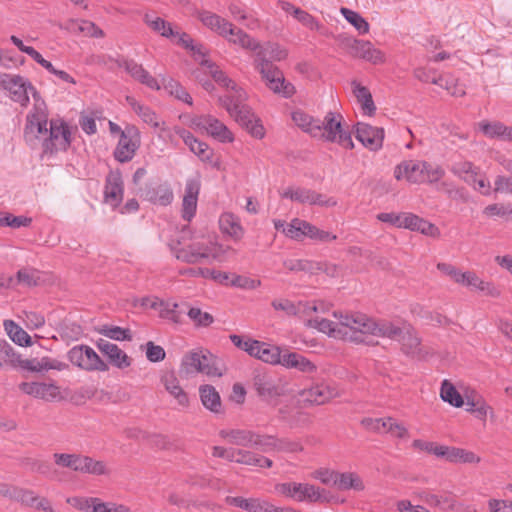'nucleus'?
Segmentation results:
<instances>
[{"instance_id":"16","label":"nucleus","mask_w":512,"mask_h":512,"mask_svg":"<svg viewBox=\"0 0 512 512\" xmlns=\"http://www.w3.org/2000/svg\"><path fill=\"white\" fill-rule=\"evenodd\" d=\"M234 120L245 128L253 137L261 139L265 135L264 127L260 123L249 106H244L241 109L234 110L229 113Z\"/></svg>"},{"instance_id":"40","label":"nucleus","mask_w":512,"mask_h":512,"mask_svg":"<svg viewBox=\"0 0 512 512\" xmlns=\"http://www.w3.org/2000/svg\"><path fill=\"white\" fill-rule=\"evenodd\" d=\"M200 399L205 408L213 413H220L222 403L219 393L212 385H201L199 388Z\"/></svg>"},{"instance_id":"3","label":"nucleus","mask_w":512,"mask_h":512,"mask_svg":"<svg viewBox=\"0 0 512 512\" xmlns=\"http://www.w3.org/2000/svg\"><path fill=\"white\" fill-rule=\"evenodd\" d=\"M343 117L341 114L328 112L323 120H320L321 132L318 137L333 143H337L346 149H353L354 143L351 132L342 126Z\"/></svg>"},{"instance_id":"55","label":"nucleus","mask_w":512,"mask_h":512,"mask_svg":"<svg viewBox=\"0 0 512 512\" xmlns=\"http://www.w3.org/2000/svg\"><path fill=\"white\" fill-rule=\"evenodd\" d=\"M201 65L207 67L209 74L214 79V81L219 85L231 89V86L233 84H236L225 74V72L220 70L213 62L207 59H203L201 61Z\"/></svg>"},{"instance_id":"22","label":"nucleus","mask_w":512,"mask_h":512,"mask_svg":"<svg viewBox=\"0 0 512 512\" xmlns=\"http://www.w3.org/2000/svg\"><path fill=\"white\" fill-rule=\"evenodd\" d=\"M119 67H123L125 71L136 81L153 90H159L160 85L141 64L133 59H124L118 63Z\"/></svg>"},{"instance_id":"10","label":"nucleus","mask_w":512,"mask_h":512,"mask_svg":"<svg viewBox=\"0 0 512 512\" xmlns=\"http://www.w3.org/2000/svg\"><path fill=\"white\" fill-rule=\"evenodd\" d=\"M282 198H288L301 204L332 207L337 204L334 198H325L324 195L314 190L302 187H289L281 193Z\"/></svg>"},{"instance_id":"53","label":"nucleus","mask_w":512,"mask_h":512,"mask_svg":"<svg viewBox=\"0 0 512 512\" xmlns=\"http://www.w3.org/2000/svg\"><path fill=\"white\" fill-rule=\"evenodd\" d=\"M334 316L339 319L338 322H333L331 320L324 319V318H321V319L316 318L314 320L315 326L319 331H321L323 333H327L329 336L341 338L342 330L340 329V327H341L340 313L338 314L337 312H334Z\"/></svg>"},{"instance_id":"19","label":"nucleus","mask_w":512,"mask_h":512,"mask_svg":"<svg viewBox=\"0 0 512 512\" xmlns=\"http://www.w3.org/2000/svg\"><path fill=\"white\" fill-rule=\"evenodd\" d=\"M356 139L371 151H377L382 147L384 130L369 124L357 123Z\"/></svg>"},{"instance_id":"15","label":"nucleus","mask_w":512,"mask_h":512,"mask_svg":"<svg viewBox=\"0 0 512 512\" xmlns=\"http://www.w3.org/2000/svg\"><path fill=\"white\" fill-rule=\"evenodd\" d=\"M234 120L245 128L253 137L261 139L265 135L264 127L260 123L249 106H244L241 109L234 110L229 113Z\"/></svg>"},{"instance_id":"46","label":"nucleus","mask_w":512,"mask_h":512,"mask_svg":"<svg viewBox=\"0 0 512 512\" xmlns=\"http://www.w3.org/2000/svg\"><path fill=\"white\" fill-rule=\"evenodd\" d=\"M144 21L154 32L159 33L163 37L170 38L178 34V32L175 33L173 31L169 22L152 13H146Z\"/></svg>"},{"instance_id":"7","label":"nucleus","mask_w":512,"mask_h":512,"mask_svg":"<svg viewBox=\"0 0 512 512\" xmlns=\"http://www.w3.org/2000/svg\"><path fill=\"white\" fill-rule=\"evenodd\" d=\"M278 491L287 496L294 498L299 502L309 501V502H326L328 498L326 496V491L324 489H320L312 484L308 483H282L277 487Z\"/></svg>"},{"instance_id":"57","label":"nucleus","mask_w":512,"mask_h":512,"mask_svg":"<svg viewBox=\"0 0 512 512\" xmlns=\"http://www.w3.org/2000/svg\"><path fill=\"white\" fill-rule=\"evenodd\" d=\"M341 13L360 34H366L369 32L368 22L359 13L348 8H341Z\"/></svg>"},{"instance_id":"50","label":"nucleus","mask_w":512,"mask_h":512,"mask_svg":"<svg viewBox=\"0 0 512 512\" xmlns=\"http://www.w3.org/2000/svg\"><path fill=\"white\" fill-rule=\"evenodd\" d=\"M266 86L274 93L285 98L292 97L296 92L294 85L285 80L283 72H281V77L271 79Z\"/></svg>"},{"instance_id":"1","label":"nucleus","mask_w":512,"mask_h":512,"mask_svg":"<svg viewBox=\"0 0 512 512\" xmlns=\"http://www.w3.org/2000/svg\"><path fill=\"white\" fill-rule=\"evenodd\" d=\"M342 330L341 338L357 344L375 345L373 330H375V321L364 314H345L340 313Z\"/></svg>"},{"instance_id":"17","label":"nucleus","mask_w":512,"mask_h":512,"mask_svg":"<svg viewBox=\"0 0 512 512\" xmlns=\"http://www.w3.org/2000/svg\"><path fill=\"white\" fill-rule=\"evenodd\" d=\"M175 134H177L184 143L189 147L190 151L194 153L201 161L211 163L213 159V150L208 146L207 143L197 139L190 131L175 126L173 128Z\"/></svg>"},{"instance_id":"31","label":"nucleus","mask_w":512,"mask_h":512,"mask_svg":"<svg viewBox=\"0 0 512 512\" xmlns=\"http://www.w3.org/2000/svg\"><path fill=\"white\" fill-rule=\"evenodd\" d=\"M450 172L466 184L476 181L480 175L481 168L473 162L465 159L453 162L449 167Z\"/></svg>"},{"instance_id":"24","label":"nucleus","mask_w":512,"mask_h":512,"mask_svg":"<svg viewBox=\"0 0 512 512\" xmlns=\"http://www.w3.org/2000/svg\"><path fill=\"white\" fill-rule=\"evenodd\" d=\"M219 436L229 444L246 448H253L257 439V433L248 429H222Z\"/></svg>"},{"instance_id":"62","label":"nucleus","mask_w":512,"mask_h":512,"mask_svg":"<svg viewBox=\"0 0 512 512\" xmlns=\"http://www.w3.org/2000/svg\"><path fill=\"white\" fill-rule=\"evenodd\" d=\"M187 315L196 327H208L214 322V317L210 313L203 312L197 307H191Z\"/></svg>"},{"instance_id":"4","label":"nucleus","mask_w":512,"mask_h":512,"mask_svg":"<svg viewBox=\"0 0 512 512\" xmlns=\"http://www.w3.org/2000/svg\"><path fill=\"white\" fill-rule=\"evenodd\" d=\"M48 114L45 107L35 105L26 116L24 127V140L31 147L35 148L48 134Z\"/></svg>"},{"instance_id":"11","label":"nucleus","mask_w":512,"mask_h":512,"mask_svg":"<svg viewBox=\"0 0 512 512\" xmlns=\"http://www.w3.org/2000/svg\"><path fill=\"white\" fill-rule=\"evenodd\" d=\"M193 127L205 130L210 136L220 142H232L234 140L232 132L225 124L211 115H202L194 117L191 120Z\"/></svg>"},{"instance_id":"49","label":"nucleus","mask_w":512,"mask_h":512,"mask_svg":"<svg viewBox=\"0 0 512 512\" xmlns=\"http://www.w3.org/2000/svg\"><path fill=\"white\" fill-rule=\"evenodd\" d=\"M421 501L432 507H440L441 509L453 508L454 502L449 497H443L433 494L427 490H422L416 493Z\"/></svg>"},{"instance_id":"45","label":"nucleus","mask_w":512,"mask_h":512,"mask_svg":"<svg viewBox=\"0 0 512 512\" xmlns=\"http://www.w3.org/2000/svg\"><path fill=\"white\" fill-rule=\"evenodd\" d=\"M181 275H186L190 277H203V278H211L218 283L225 284L229 280V275L226 272L211 270L208 268H186L180 270Z\"/></svg>"},{"instance_id":"36","label":"nucleus","mask_w":512,"mask_h":512,"mask_svg":"<svg viewBox=\"0 0 512 512\" xmlns=\"http://www.w3.org/2000/svg\"><path fill=\"white\" fill-rule=\"evenodd\" d=\"M401 349L404 354L411 357H418L421 354V339L411 327L406 328L400 339Z\"/></svg>"},{"instance_id":"12","label":"nucleus","mask_w":512,"mask_h":512,"mask_svg":"<svg viewBox=\"0 0 512 512\" xmlns=\"http://www.w3.org/2000/svg\"><path fill=\"white\" fill-rule=\"evenodd\" d=\"M136 194L146 201L162 206L169 205L173 200L170 186L156 181H150L144 187H139Z\"/></svg>"},{"instance_id":"14","label":"nucleus","mask_w":512,"mask_h":512,"mask_svg":"<svg viewBox=\"0 0 512 512\" xmlns=\"http://www.w3.org/2000/svg\"><path fill=\"white\" fill-rule=\"evenodd\" d=\"M139 133L134 127L127 128V132H122L118 144L114 150V157L120 163L130 161L139 148Z\"/></svg>"},{"instance_id":"21","label":"nucleus","mask_w":512,"mask_h":512,"mask_svg":"<svg viewBox=\"0 0 512 512\" xmlns=\"http://www.w3.org/2000/svg\"><path fill=\"white\" fill-rule=\"evenodd\" d=\"M425 161H404L396 166L394 176L397 180L406 179L411 183H424Z\"/></svg>"},{"instance_id":"61","label":"nucleus","mask_w":512,"mask_h":512,"mask_svg":"<svg viewBox=\"0 0 512 512\" xmlns=\"http://www.w3.org/2000/svg\"><path fill=\"white\" fill-rule=\"evenodd\" d=\"M228 252H234V250L229 246H223L218 243L204 244V253L206 254L204 259L211 258L212 260L223 261Z\"/></svg>"},{"instance_id":"54","label":"nucleus","mask_w":512,"mask_h":512,"mask_svg":"<svg viewBox=\"0 0 512 512\" xmlns=\"http://www.w3.org/2000/svg\"><path fill=\"white\" fill-rule=\"evenodd\" d=\"M255 69L261 74V77L267 85L271 79L281 77V70L269 60L259 58V62H254Z\"/></svg>"},{"instance_id":"63","label":"nucleus","mask_w":512,"mask_h":512,"mask_svg":"<svg viewBox=\"0 0 512 512\" xmlns=\"http://www.w3.org/2000/svg\"><path fill=\"white\" fill-rule=\"evenodd\" d=\"M285 266L290 271H304L310 274L319 273V268L317 267L316 262L307 259L290 260L285 262Z\"/></svg>"},{"instance_id":"39","label":"nucleus","mask_w":512,"mask_h":512,"mask_svg":"<svg viewBox=\"0 0 512 512\" xmlns=\"http://www.w3.org/2000/svg\"><path fill=\"white\" fill-rule=\"evenodd\" d=\"M229 42L239 45L243 49L255 51L260 48V43L256 41L254 38L250 37L243 30L234 28L233 25L229 26L227 29V37H225Z\"/></svg>"},{"instance_id":"60","label":"nucleus","mask_w":512,"mask_h":512,"mask_svg":"<svg viewBox=\"0 0 512 512\" xmlns=\"http://www.w3.org/2000/svg\"><path fill=\"white\" fill-rule=\"evenodd\" d=\"M100 334L104 335L107 338L116 341H123L132 339L130 329H125L119 326H108L105 325L99 330Z\"/></svg>"},{"instance_id":"34","label":"nucleus","mask_w":512,"mask_h":512,"mask_svg":"<svg viewBox=\"0 0 512 512\" xmlns=\"http://www.w3.org/2000/svg\"><path fill=\"white\" fill-rule=\"evenodd\" d=\"M245 100V91L236 84L231 86V91L228 94L218 99L220 105L225 108L228 113L246 106Z\"/></svg>"},{"instance_id":"29","label":"nucleus","mask_w":512,"mask_h":512,"mask_svg":"<svg viewBox=\"0 0 512 512\" xmlns=\"http://www.w3.org/2000/svg\"><path fill=\"white\" fill-rule=\"evenodd\" d=\"M126 102L142 119L143 122L152 126L153 128H160L161 131L167 130L165 122L160 121L157 114L150 107L139 103L133 96H126Z\"/></svg>"},{"instance_id":"35","label":"nucleus","mask_w":512,"mask_h":512,"mask_svg":"<svg viewBox=\"0 0 512 512\" xmlns=\"http://www.w3.org/2000/svg\"><path fill=\"white\" fill-rule=\"evenodd\" d=\"M175 256L178 260L185 263L196 264L200 263L204 256V244L203 243H192L185 247L175 248Z\"/></svg>"},{"instance_id":"48","label":"nucleus","mask_w":512,"mask_h":512,"mask_svg":"<svg viewBox=\"0 0 512 512\" xmlns=\"http://www.w3.org/2000/svg\"><path fill=\"white\" fill-rule=\"evenodd\" d=\"M440 397L444 402H447L457 408L462 407L464 404V400L461 394L447 379L443 380L441 384Z\"/></svg>"},{"instance_id":"20","label":"nucleus","mask_w":512,"mask_h":512,"mask_svg":"<svg viewBox=\"0 0 512 512\" xmlns=\"http://www.w3.org/2000/svg\"><path fill=\"white\" fill-rule=\"evenodd\" d=\"M200 186L198 178H189L186 181L182 201V217L186 221H190L195 216Z\"/></svg>"},{"instance_id":"51","label":"nucleus","mask_w":512,"mask_h":512,"mask_svg":"<svg viewBox=\"0 0 512 512\" xmlns=\"http://www.w3.org/2000/svg\"><path fill=\"white\" fill-rule=\"evenodd\" d=\"M403 331V329L388 321H382L380 323L375 322V330H373V336L387 337L392 340L399 341Z\"/></svg>"},{"instance_id":"25","label":"nucleus","mask_w":512,"mask_h":512,"mask_svg":"<svg viewBox=\"0 0 512 512\" xmlns=\"http://www.w3.org/2000/svg\"><path fill=\"white\" fill-rule=\"evenodd\" d=\"M123 180L119 170L111 171L106 177L105 200L112 206H117L123 198Z\"/></svg>"},{"instance_id":"5","label":"nucleus","mask_w":512,"mask_h":512,"mask_svg":"<svg viewBox=\"0 0 512 512\" xmlns=\"http://www.w3.org/2000/svg\"><path fill=\"white\" fill-rule=\"evenodd\" d=\"M229 338L237 348L263 362L275 365L280 361V348L277 346H272L250 338L244 340L237 334H231Z\"/></svg>"},{"instance_id":"64","label":"nucleus","mask_w":512,"mask_h":512,"mask_svg":"<svg viewBox=\"0 0 512 512\" xmlns=\"http://www.w3.org/2000/svg\"><path fill=\"white\" fill-rule=\"evenodd\" d=\"M165 89L178 100L192 105V97L179 82L171 79L165 85Z\"/></svg>"},{"instance_id":"27","label":"nucleus","mask_w":512,"mask_h":512,"mask_svg":"<svg viewBox=\"0 0 512 512\" xmlns=\"http://www.w3.org/2000/svg\"><path fill=\"white\" fill-rule=\"evenodd\" d=\"M19 389L25 394L47 401L55 399L60 393L56 385L40 382H22Z\"/></svg>"},{"instance_id":"9","label":"nucleus","mask_w":512,"mask_h":512,"mask_svg":"<svg viewBox=\"0 0 512 512\" xmlns=\"http://www.w3.org/2000/svg\"><path fill=\"white\" fill-rule=\"evenodd\" d=\"M341 45L354 58H361L373 64L384 62L383 53L374 48L371 42L355 39L353 37H343Z\"/></svg>"},{"instance_id":"2","label":"nucleus","mask_w":512,"mask_h":512,"mask_svg":"<svg viewBox=\"0 0 512 512\" xmlns=\"http://www.w3.org/2000/svg\"><path fill=\"white\" fill-rule=\"evenodd\" d=\"M179 372L186 377L198 373L216 377H221L223 374L216 366V358L210 352L204 350L186 353L182 358Z\"/></svg>"},{"instance_id":"43","label":"nucleus","mask_w":512,"mask_h":512,"mask_svg":"<svg viewBox=\"0 0 512 512\" xmlns=\"http://www.w3.org/2000/svg\"><path fill=\"white\" fill-rule=\"evenodd\" d=\"M351 85L353 87V94L357 98V100L361 103L362 109L365 111L366 114L369 116H372L376 111V106L374 104L372 95L369 91V89L365 86H362L360 83H358L356 80H353L351 82Z\"/></svg>"},{"instance_id":"23","label":"nucleus","mask_w":512,"mask_h":512,"mask_svg":"<svg viewBox=\"0 0 512 512\" xmlns=\"http://www.w3.org/2000/svg\"><path fill=\"white\" fill-rule=\"evenodd\" d=\"M14 501L21 505L42 510L43 512H55L50 501L45 497L38 496L33 490L17 487Z\"/></svg>"},{"instance_id":"47","label":"nucleus","mask_w":512,"mask_h":512,"mask_svg":"<svg viewBox=\"0 0 512 512\" xmlns=\"http://www.w3.org/2000/svg\"><path fill=\"white\" fill-rule=\"evenodd\" d=\"M4 328L13 342L20 346H30V335L12 320L4 321Z\"/></svg>"},{"instance_id":"32","label":"nucleus","mask_w":512,"mask_h":512,"mask_svg":"<svg viewBox=\"0 0 512 512\" xmlns=\"http://www.w3.org/2000/svg\"><path fill=\"white\" fill-rule=\"evenodd\" d=\"M219 226L222 233L230 236L235 241L241 240L244 235L240 219L233 213H223L219 218Z\"/></svg>"},{"instance_id":"30","label":"nucleus","mask_w":512,"mask_h":512,"mask_svg":"<svg viewBox=\"0 0 512 512\" xmlns=\"http://www.w3.org/2000/svg\"><path fill=\"white\" fill-rule=\"evenodd\" d=\"M478 128L488 138L512 141V127L500 121L483 120L478 123Z\"/></svg>"},{"instance_id":"59","label":"nucleus","mask_w":512,"mask_h":512,"mask_svg":"<svg viewBox=\"0 0 512 512\" xmlns=\"http://www.w3.org/2000/svg\"><path fill=\"white\" fill-rule=\"evenodd\" d=\"M236 463L243 464V465H249V466H256L260 468H270L273 465V462L271 459L262 456L260 454L254 453L250 450L247 451L246 456L244 459H237Z\"/></svg>"},{"instance_id":"6","label":"nucleus","mask_w":512,"mask_h":512,"mask_svg":"<svg viewBox=\"0 0 512 512\" xmlns=\"http://www.w3.org/2000/svg\"><path fill=\"white\" fill-rule=\"evenodd\" d=\"M71 144V132L63 120L50 121L47 136L43 139L42 148L44 154H54L65 151Z\"/></svg>"},{"instance_id":"38","label":"nucleus","mask_w":512,"mask_h":512,"mask_svg":"<svg viewBox=\"0 0 512 512\" xmlns=\"http://www.w3.org/2000/svg\"><path fill=\"white\" fill-rule=\"evenodd\" d=\"M287 55V50L279 44L267 42L256 50L254 62H259V58L269 60L271 63L272 61H282L286 59Z\"/></svg>"},{"instance_id":"52","label":"nucleus","mask_w":512,"mask_h":512,"mask_svg":"<svg viewBox=\"0 0 512 512\" xmlns=\"http://www.w3.org/2000/svg\"><path fill=\"white\" fill-rule=\"evenodd\" d=\"M84 356H86L87 371L106 372L108 364L88 345H84Z\"/></svg>"},{"instance_id":"28","label":"nucleus","mask_w":512,"mask_h":512,"mask_svg":"<svg viewBox=\"0 0 512 512\" xmlns=\"http://www.w3.org/2000/svg\"><path fill=\"white\" fill-rule=\"evenodd\" d=\"M277 364L288 369L294 368L300 372L308 374H312L317 370V367L313 362L296 352H287L284 354L280 352V361L277 362Z\"/></svg>"},{"instance_id":"26","label":"nucleus","mask_w":512,"mask_h":512,"mask_svg":"<svg viewBox=\"0 0 512 512\" xmlns=\"http://www.w3.org/2000/svg\"><path fill=\"white\" fill-rule=\"evenodd\" d=\"M303 399L311 404L322 405L334 398L336 390L325 383H318L301 391Z\"/></svg>"},{"instance_id":"18","label":"nucleus","mask_w":512,"mask_h":512,"mask_svg":"<svg viewBox=\"0 0 512 512\" xmlns=\"http://www.w3.org/2000/svg\"><path fill=\"white\" fill-rule=\"evenodd\" d=\"M99 351L106 356L108 363L118 369L128 368L132 359L118 347V345L109 342L108 340L99 339L96 342Z\"/></svg>"},{"instance_id":"44","label":"nucleus","mask_w":512,"mask_h":512,"mask_svg":"<svg viewBox=\"0 0 512 512\" xmlns=\"http://www.w3.org/2000/svg\"><path fill=\"white\" fill-rule=\"evenodd\" d=\"M335 486L340 490L363 491L365 486L359 475L353 472L337 473Z\"/></svg>"},{"instance_id":"42","label":"nucleus","mask_w":512,"mask_h":512,"mask_svg":"<svg viewBox=\"0 0 512 512\" xmlns=\"http://www.w3.org/2000/svg\"><path fill=\"white\" fill-rule=\"evenodd\" d=\"M292 120L303 131L309 133L313 137H318L320 130V119H315L301 110L292 113Z\"/></svg>"},{"instance_id":"13","label":"nucleus","mask_w":512,"mask_h":512,"mask_svg":"<svg viewBox=\"0 0 512 512\" xmlns=\"http://www.w3.org/2000/svg\"><path fill=\"white\" fill-rule=\"evenodd\" d=\"M228 505L239 507L247 512H299L293 508L276 507L270 502L260 498H243L240 496H227Z\"/></svg>"},{"instance_id":"33","label":"nucleus","mask_w":512,"mask_h":512,"mask_svg":"<svg viewBox=\"0 0 512 512\" xmlns=\"http://www.w3.org/2000/svg\"><path fill=\"white\" fill-rule=\"evenodd\" d=\"M253 384L261 397L273 398L281 395L280 388L275 384L273 377L267 373H257Z\"/></svg>"},{"instance_id":"58","label":"nucleus","mask_w":512,"mask_h":512,"mask_svg":"<svg viewBox=\"0 0 512 512\" xmlns=\"http://www.w3.org/2000/svg\"><path fill=\"white\" fill-rule=\"evenodd\" d=\"M14 287L17 284H23L25 286L31 287L36 286L40 281L39 272L35 269H20L17 274L16 278H14Z\"/></svg>"},{"instance_id":"56","label":"nucleus","mask_w":512,"mask_h":512,"mask_svg":"<svg viewBox=\"0 0 512 512\" xmlns=\"http://www.w3.org/2000/svg\"><path fill=\"white\" fill-rule=\"evenodd\" d=\"M151 307L160 309L161 318L171 320L174 323L180 322V313L177 311L178 303L162 300L158 304L153 303Z\"/></svg>"},{"instance_id":"37","label":"nucleus","mask_w":512,"mask_h":512,"mask_svg":"<svg viewBox=\"0 0 512 512\" xmlns=\"http://www.w3.org/2000/svg\"><path fill=\"white\" fill-rule=\"evenodd\" d=\"M161 381L165 389L177 400L181 407H187L189 405L188 395L179 385V381L173 372L165 373Z\"/></svg>"},{"instance_id":"8","label":"nucleus","mask_w":512,"mask_h":512,"mask_svg":"<svg viewBox=\"0 0 512 512\" xmlns=\"http://www.w3.org/2000/svg\"><path fill=\"white\" fill-rule=\"evenodd\" d=\"M0 86L7 90L10 98L20 103L21 106H26L29 103L28 91L33 92L34 97L37 94L31 83L19 75L0 74Z\"/></svg>"},{"instance_id":"41","label":"nucleus","mask_w":512,"mask_h":512,"mask_svg":"<svg viewBox=\"0 0 512 512\" xmlns=\"http://www.w3.org/2000/svg\"><path fill=\"white\" fill-rule=\"evenodd\" d=\"M198 17L206 27L212 31L217 32L223 37H227V29H229V26H231L230 22L209 11L199 12Z\"/></svg>"}]
</instances>
